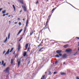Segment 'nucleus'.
<instances>
[{
    "label": "nucleus",
    "instance_id": "nucleus-3",
    "mask_svg": "<svg viewBox=\"0 0 79 79\" xmlns=\"http://www.w3.org/2000/svg\"><path fill=\"white\" fill-rule=\"evenodd\" d=\"M10 69V67H7L6 69H5L4 71V72H6L7 73H9V70Z\"/></svg>",
    "mask_w": 79,
    "mask_h": 79
},
{
    "label": "nucleus",
    "instance_id": "nucleus-50",
    "mask_svg": "<svg viewBox=\"0 0 79 79\" xmlns=\"http://www.w3.org/2000/svg\"><path fill=\"white\" fill-rule=\"evenodd\" d=\"M38 3V1H37V2L36 3V4H37Z\"/></svg>",
    "mask_w": 79,
    "mask_h": 79
},
{
    "label": "nucleus",
    "instance_id": "nucleus-23",
    "mask_svg": "<svg viewBox=\"0 0 79 79\" xmlns=\"http://www.w3.org/2000/svg\"><path fill=\"white\" fill-rule=\"evenodd\" d=\"M59 62V61L57 60L55 62V64H57L58 63V62Z\"/></svg>",
    "mask_w": 79,
    "mask_h": 79
},
{
    "label": "nucleus",
    "instance_id": "nucleus-19",
    "mask_svg": "<svg viewBox=\"0 0 79 79\" xmlns=\"http://www.w3.org/2000/svg\"><path fill=\"white\" fill-rule=\"evenodd\" d=\"M47 28H48L47 27H45V28L44 27V28H43V29L42 30H41L40 31H43V30L44 29H47Z\"/></svg>",
    "mask_w": 79,
    "mask_h": 79
},
{
    "label": "nucleus",
    "instance_id": "nucleus-7",
    "mask_svg": "<svg viewBox=\"0 0 79 79\" xmlns=\"http://www.w3.org/2000/svg\"><path fill=\"white\" fill-rule=\"evenodd\" d=\"M22 31H23V29H21V30H20L19 32H18L17 35H19V34L21 32H22Z\"/></svg>",
    "mask_w": 79,
    "mask_h": 79
},
{
    "label": "nucleus",
    "instance_id": "nucleus-11",
    "mask_svg": "<svg viewBox=\"0 0 79 79\" xmlns=\"http://www.w3.org/2000/svg\"><path fill=\"white\" fill-rule=\"evenodd\" d=\"M12 6L14 10V11H15V10H16V7H15V5H12Z\"/></svg>",
    "mask_w": 79,
    "mask_h": 79
},
{
    "label": "nucleus",
    "instance_id": "nucleus-21",
    "mask_svg": "<svg viewBox=\"0 0 79 79\" xmlns=\"http://www.w3.org/2000/svg\"><path fill=\"white\" fill-rule=\"evenodd\" d=\"M27 47H28V44H26L25 45V48H27Z\"/></svg>",
    "mask_w": 79,
    "mask_h": 79
},
{
    "label": "nucleus",
    "instance_id": "nucleus-49",
    "mask_svg": "<svg viewBox=\"0 0 79 79\" xmlns=\"http://www.w3.org/2000/svg\"><path fill=\"white\" fill-rule=\"evenodd\" d=\"M7 41H6V40H5L4 41V42L5 43V42H6Z\"/></svg>",
    "mask_w": 79,
    "mask_h": 79
},
{
    "label": "nucleus",
    "instance_id": "nucleus-38",
    "mask_svg": "<svg viewBox=\"0 0 79 79\" xmlns=\"http://www.w3.org/2000/svg\"><path fill=\"white\" fill-rule=\"evenodd\" d=\"M72 7H73V8H75V9H77V10H79V9H77L76 8H75V7H74V6H72Z\"/></svg>",
    "mask_w": 79,
    "mask_h": 79
},
{
    "label": "nucleus",
    "instance_id": "nucleus-27",
    "mask_svg": "<svg viewBox=\"0 0 79 79\" xmlns=\"http://www.w3.org/2000/svg\"><path fill=\"white\" fill-rule=\"evenodd\" d=\"M20 61H19L18 62V66H19V65L20 64Z\"/></svg>",
    "mask_w": 79,
    "mask_h": 79
},
{
    "label": "nucleus",
    "instance_id": "nucleus-32",
    "mask_svg": "<svg viewBox=\"0 0 79 79\" xmlns=\"http://www.w3.org/2000/svg\"><path fill=\"white\" fill-rule=\"evenodd\" d=\"M3 66H5V65H6V63H4V64H3Z\"/></svg>",
    "mask_w": 79,
    "mask_h": 79
},
{
    "label": "nucleus",
    "instance_id": "nucleus-13",
    "mask_svg": "<svg viewBox=\"0 0 79 79\" xmlns=\"http://www.w3.org/2000/svg\"><path fill=\"white\" fill-rule=\"evenodd\" d=\"M68 47V44H66L64 46V48H67Z\"/></svg>",
    "mask_w": 79,
    "mask_h": 79
},
{
    "label": "nucleus",
    "instance_id": "nucleus-36",
    "mask_svg": "<svg viewBox=\"0 0 79 79\" xmlns=\"http://www.w3.org/2000/svg\"><path fill=\"white\" fill-rule=\"evenodd\" d=\"M13 49H14L13 48H12L10 50V51H11L12 52V51H13Z\"/></svg>",
    "mask_w": 79,
    "mask_h": 79
},
{
    "label": "nucleus",
    "instance_id": "nucleus-25",
    "mask_svg": "<svg viewBox=\"0 0 79 79\" xmlns=\"http://www.w3.org/2000/svg\"><path fill=\"white\" fill-rule=\"evenodd\" d=\"M48 75H52V73H51V72H50V71L49 72Z\"/></svg>",
    "mask_w": 79,
    "mask_h": 79
},
{
    "label": "nucleus",
    "instance_id": "nucleus-17",
    "mask_svg": "<svg viewBox=\"0 0 79 79\" xmlns=\"http://www.w3.org/2000/svg\"><path fill=\"white\" fill-rule=\"evenodd\" d=\"M6 13V10H5L4 11H2V13L4 14V13Z\"/></svg>",
    "mask_w": 79,
    "mask_h": 79
},
{
    "label": "nucleus",
    "instance_id": "nucleus-8",
    "mask_svg": "<svg viewBox=\"0 0 79 79\" xmlns=\"http://www.w3.org/2000/svg\"><path fill=\"white\" fill-rule=\"evenodd\" d=\"M19 2L22 4H23V5L24 4V2H23V0H20Z\"/></svg>",
    "mask_w": 79,
    "mask_h": 79
},
{
    "label": "nucleus",
    "instance_id": "nucleus-4",
    "mask_svg": "<svg viewBox=\"0 0 79 79\" xmlns=\"http://www.w3.org/2000/svg\"><path fill=\"white\" fill-rule=\"evenodd\" d=\"M22 8L23 9V10L25 12H26L27 11V9H26V6H22Z\"/></svg>",
    "mask_w": 79,
    "mask_h": 79
},
{
    "label": "nucleus",
    "instance_id": "nucleus-5",
    "mask_svg": "<svg viewBox=\"0 0 79 79\" xmlns=\"http://www.w3.org/2000/svg\"><path fill=\"white\" fill-rule=\"evenodd\" d=\"M65 52L68 53L69 52H72V50L70 49H66L65 51Z\"/></svg>",
    "mask_w": 79,
    "mask_h": 79
},
{
    "label": "nucleus",
    "instance_id": "nucleus-30",
    "mask_svg": "<svg viewBox=\"0 0 79 79\" xmlns=\"http://www.w3.org/2000/svg\"><path fill=\"white\" fill-rule=\"evenodd\" d=\"M40 45H41V44H40L39 45H38V48H39L40 47Z\"/></svg>",
    "mask_w": 79,
    "mask_h": 79
},
{
    "label": "nucleus",
    "instance_id": "nucleus-6",
    "mask_svg": "<svg viewBox=\"0 0 79 79\" xmlns=\"http://www.w3.org/2000/svg\"><path fill=\"white\" fill-rule=\"evenodd\" d=\"M62 58H67V56L66 54H64L62 55Z\"/></svg>",
    "mask_w": 79,
    "mask_h": 79
},
{
    "label": "nucleus",
    "instance_id": "nucleus-62",
    "mask_svg": "<svg viewBox=\"0 0 79 79\" xmlns=\"http://www.w3.org/2000/svg\"><path fill=\"white\" fill-rule=\"evenodd\" d=\"M43 48H41V50H42V49H43Z\"/></svg>",
    "mask_w": 79,
    "mask_h": 79
},
{
    "label": "nucleus",
    "instance_id": "nucleus-1",
    "mask_svg": "<svg viewBox=\"0 0 79 79\" xmlns=\"http://www.w3.org/2000/svg\"><path fill=\"white\" fill-rule=\"evenodd\" d=\"M61 52H62V51L61 50H58L56 51V53H58L59 55L60 56H62V54H60V53H61Z\"/></svg>",
    "mask_w": 79,
    "mask_h": 79
},
{
    "label": "nucleus",
    "instance_id": "nucleus-64",
    "mask_svg": "<svg viewBox=\"0 0 79 79\" xmlns=\"http://www.w3.org/2000/svg\"><path fill=\"white\" fill-rule=\"evenodd\" d=\"M17 56V55H16L15 56V58H16V56Z\"/></svg>",
    "mask_w": 79,
    "mask_h": 79
},
{
    "label": "nucleus",
    "instance_id": "nucleus-51",
    "mask_svg": "<svg viewBox=\"0 0 79 79\" xmlns=\"http://www.w3.org/2000/svg\"><path fill=\"white\" fill-rule=\"evenodd\" d=\"M40 44H41H41H43V42H41Z\"/></svg>",
    "mask_w": 79,
    "mask_h": 79
},
{
    "label": "nucleus",
    "instance_id": "nucleus-22",
    "mask_svg": "<svg viewBox=\"0 0 79 79\" xmlns=\"http://www.w3.org/2000/svg\"><path fill=\"white\" fill-rule=\"evenodd\" d=\"M45 75H44L41 78V79H44L45 78Z\"/></svg>",
    "mask_w": 79,
    "mask_h": 79
},
{
    "label": "nucleus",
    "instance_id": "nucleus-14",
    "mask_svg": "<svg viewBox=\"0 0 79 79\" xmlns=\"http://www.w3.org/2000/svg\"><path fill=\"white\" fill-rule=\"evenodd\" d=\"M9 53H10L9 52H8V51H7L5 55V56H6V55H8L9 54Z\"/></svg>",
    "mask_w": 79,
    "mask_h": 79
},
{
    "label": "nucleus",
    "instance_id": "nucleus-15",
    "mask_svg": "<svg viewBox=\"0 0 79 79\" xmlns=\"http://www.w3.org/2000/svg\"><path fill=\"white\" fill-rule=\"evenodd\" d=\"M11 64H13V59H11Z\"/></svg>",
    "mask_w": 79,
    "mask_h": 79
},
{
    "label": "nucleus",
    "instance_id": "nucleus-24",
    "mask_svg": "<svg viewBox=\"0 0 79 79\" xmlns=\"http://www.w3.org/2000/svg\"><path fill=\"white\" fill-rule=\"evenodd\" d=\"M27 53L26 52H25L24 53V54L23 55L24 56H26V55Z\"/></svg>",
    "mask_w": 79,
    "mask_h": 79
},
{
    "label": "nucleus",
    "instance_id": "nucleus-16",
    "mask_svg": "<svg viewBox=\"0 0 79 79\" xmlns=\"http://www.w3.org/2000/svg\"><path fill=\"white\" fill-rule=\"evenodd\" d=\"M55 57H56V58H60V56H58V55H56L55 56Z\"/></svg>",
    "mask_w": 79,
    "mask_h": 79
},
{
    "label": "nucleus",
    "instance_id": "nucleus-59",
    "mask_svg": "<svg viewBox=\"0 0 79 79\" xmlns=\"http://www.w3.org/2000/svg\"><path fill=\"white\" fill-rule=\"evenodd\" d=\"M8 15V14H6V15Z\"/></svg>",
    "mask_w": 79,
    "mask_h": 79
},
{
    "label": "nucleus",
    "instance_id": "nucleus-58",
    "mask_svg": "<svg viewBox=\"0 0 79 79\" xmlns=\"http://www.w3.org/2000/svg\"><path fill=\"white\" fill-rule=\"evenodd\" d=\"M23 21H25V19H23Z\"/></svg>",
    "mask_w": 79,
    "mask_h": 79
},
{
    "label": "nucleus",
    "instance_id": "nucleus-37",
    "mask_svg": "<svg viewBox=\"0 0 79 79\" xmlns=\"http://www.w3.org/2000/svg\"><path fill=\"white\" fill-rule=\"evenodd\" d=\"M26 28H25L24 30V32H26Z\"/></svg>",
    "mask_w": 79,
    "mask_h": 79
},
{
    "label": "nucleus",
    "instance_id": "nucleus-42",
    "mask_svg": "<svg viewBox=\"0 0 79 79\" xmlns=\"http://www.w3.org/2000/svg\"><path fill=\"white\" fill-rule=\"evenodd\" d=\"M56 72H54V74H56Z\"/></svg>",
    "mask_w": 79,
    "mask_h": 79
},
{
    "label": "nucleus",
    "instance_id": "nucleus-61",
    "mask_svg": "<svg viewBox=\"0 0 79 79\" xmlns=\"http://www.w3.org/2000/svg\"><path fill=\"white\" fill-rule=\"evenodd\" d=\"M78 46H79V42H78Z\"/></svg>",
    "mask_w": 79,
    "mask_h": 79
},
{
    "label": "nucleus",
    "instance_id": "nucleus-43",
    "mask_svg": "<svg viewBox=\"0 0 79 79\" xmlns=\"http://www.w3.org/2000/svg\"><path fill=\"white\" fill-rule=\"evenodd\" d=\"M76 39H79V37H76Z\"/></svg>",
    "mask_w": 79,
    "mask_h": 79
},
{
    "label": "nucleus",
    "instance_id": "nucleus-54",
    "mask_svg": "<svg viewBox=\"0 0 79 79\" xmlns=\"http://www.w3.org/2000/svg\"><path fill=\"white\" fill-rule=\"evenodd\" d=\"M21 12H22V10H21L20 11V13H21Z\"/></svg>",
    "mask_w": 79,
    "mask_h": 79
},
{
    "label": "nucleus",
    "instance_id": "nucleus-44",
    "mask_svg": "<svg viewBox=\"0 0 79 79\" xmlns=\"http://www.w3.org/2000/svg\"><path fill=\"white\" fill-rule=\"evenodd\" d=\"M3 10L2 8L0 9V11H1V10Z\"/></svg>",
    "mask_w": 79,
    "mask_h": 79
},
{
    "label": "nucleus",
    "instance_id": "nucleus-40",
    "mask_svg": "<svg viewBox=\"0 0 79 79\" xmlns=\"http://www.w3.org/2000/svg\"><path fill=\"white\" fill-rule=\"evenodd\" d=\"M41 50H42L41 48L38 51V52H40L41 51Z\"/></svg>",
    "mask_w": 79,
    "mask_h": 79
},
{
    "label": "nucleus",
    "instance_id": "nucleus-10",
    "mask_svg": "<svg viewBox=\"0 0 79 79\" xmlns=\"http://www.w3.org/2000/svg\"><path fill=\"white\" fill-rule=\"evenodd\" d=\"M20 49H21V47H20V45L19 44L18 48V51H19L20 50Z\"/></svg>",
    "mask_w": 79,
    "mask_h": 79
},
{
    "label": "nucleus",
    "instance_id": "nucleus-34",
    "mask_svg": "<svg viewBox=\"0 0 79 79\" xmlns=\"http://www.w3.org/2000/svg\"><path fill=\"white\" fill-rule=\"evenodd\" d=\"M19 25H20V26H21V22H19Z\"/></svg>",
    "mask_w": 79,
    "mask_h": 79
},
{
    "label": "nucleus",
    "instance_id": "nucleus-41",
    "mask_svg": "<svg viewBox=\"0 0 79 79\" xmlns=\"http://www.w3.org/2000/svg\"><path fill=\"white\" fill-rule=\"evenodd\" d=\"M76 79H79V78L78 77H76Z\"/></svg>",
    "mask_w": 79,
    "mask_h": 79
},
{
    "label": "nucleus",
    "instance_id": "nucleus-47",
    "mask_svg": "<svg viewBox=\"0 0 79 79\" xmlns=\"http://www.w3.org/2000/svg\"><path fill=\"white\" fill-rule=\"evenodd\" d=\"M7 39H8V38L7 37L5 40H6L7 41Z\"/></svg>",
    "mask_w": 79,
    "mask_h": 79
},
{
    "label": "nucleus",
    "instance_id": "nucleus-48",
    "mask_svg": "<svg viewBox=\"0 0 79 79\" xmlns=\"http://www.w3.org/2000/svg\"><path fill=\"white\" fill-rule=\"evenodd\" d=\"M7 39H8V38L7 37L5 40H6L7 41Z\"/></svg>",
    "mask_w": 79,
    "mask_h": 79
},
{
    "label": "nucleus",
    "instance_id": "nucleus-28",
    "mask_svg": "<svg viewBox=\"0 0 79 79\" xmlns=\"http://www.w3.org/2000/svg\"><path fill=\"white\" fill-rule=\"evenodd\" d=\"M40 36V34H39V37L37 38V40H39Z\"/></svg>",
    "mask_w": 79,
    "mask_h": 79
},
{
    "label": "nucleus",
    "instance_id": "nucleus-63",
    "mask_svg": "<svg viewBox=\"0 0 79 79\" xmlns=\"http://www.w3.org/2000/svg\"><path fill=\"white\" fill-rule=\"evenodd\" d=\"M10 16H11V15H10L8 16V17H10Z\"/></svg>",
    "mask_w": 79,
    "mask_h": 79
},
{
    "label": "nucleus",
    "instance_id": "nucleus-35",
    "mask_svg": "<svg viewBox=\"0 0 79 79\" xmlns=\"http://www.w3.org/2000/svg\"><path fill=\"white\" fill-rule=\"evenodd\" d=\"M76 54H77V52H76L75 54H74L73 55H74V56H76Z\"/></svg>",
    "mask_w": 79,
    "mask_h": 79
},
{
    "label": "nucleus",
    "instance_id": "nucleus-57",
    "mask_svg": "<svg viewBox=\"0 0 79 79\" xmlns=\"http://www.w3.org/2000/svg\"><path fill=\"white\" fill-rule=\"evenodd\" d=\"M15 51L14 53H13V54H15Z\"/></svg>",
    "mask_w": 79,
    "mask_h": 79
},
{
    "label": "nucleus",
    "instance_id": "nucleus-56",
    "mask_svg": "<svg viewBox=\"0 0 79 79\" xmlns=\"http://www.w3.org/2000/svg\"><path fill=\"white\" fill-rule=\"evenodd\" d=\"M21 39H20L19 40V41H21Z\"/></svg>",
    "mask_w": 79,
    "mask_h": 79
},
{
    "label": "nucleus",
    "instance_id": "nucleus-45",
    "mask_svg": "<svg viewBox=\"0 0 79 79\" xmlns=\"http://www.w3.org/2000/svg\"><path fill=\"white\" fill-rule=\"evenodd\" d=\"M5 52H6L5 51H3V54H4V53H5Z\"/></svg>",
    "mask_w": 79,
    "mask_h": 79
},
{
    "label": "nucleus",
    "instance_id": "nucleus-2",
    "mask_svg": "<svg viewBox=\"0 0 79 79\" xmlns=\"http://www.w3.org/2000/svg\"><path fill=\"white\" fill-rule=\"evenodd\" d=\"M51 17V16H50V15H49L48 17V19L47 20V22L46 23V25L45 26V27H48V21H49V20H48V19H49H49L50 18V17Z\"/></svg>",
    "mask_w": 79,
    "mask_h": 79
},
{
    "label": "nucleus",
    "instance_id": "nucleus-55",
    "mask_svg": "<svg viewBox=\"0 0 79 79\" xmlns=\"http://www.w3.org/2000/svg\"><path fill=\"white\" fill-rule=\"evenodd\" d=\"M17 22H15V24H17Z\"/></svg>",
    "mask_w": 79,
    "mask_h": 79
},
{
    "label": "nucleus",
    "instance_id": "nucleus-12",
    "mask_svg": "<svg viewBox=\"0 0 79 79\" xmlns=\"http://www.w3.org/2000/svg\"><path fill=\"white\" fill-rule=\"evenodd\" d=\"M60 74L61 75H64L66 74V73H64V72H61Z\"/></svg>",
    "mask_w": 79,
    "mask_h": 79
},
{
    "label": "nucleus",
    "instance_id": "nucleus-29",
    "mask_svg": "<svg viewBox=\"0 0 79 79\" xmlns=\"http://www.w3.org/2000/svg\"><path fill=\"white\" fill-rule=\"evenodd\" d=\"M30 60L28 61V62L27 63V65L29 64V63H30Z\"/></svg>",
    "mask_w": 79,
    "mask_h": 79
},
{
    "label": "nucleus",
    "instance_id": "nucleus-46",
    "mask_svg": "<svg viewBox=\"0 0 79 79\" xmlns=\"http://www.w3.org/2000/svg\"><path fill=\"white\" fill-rule=\"evenodd\" d=\"M6 15L5 14H4L3 15H2L3 16H5Z\"/></svg>",
    "mask_w": 79,
    "mask_h": 79
},
{
    "label": "nucleus",
    "instance_id": "nucleus-39",
    "mask_svg": "<svg viewBox=\"0 0 79 79\" xmlns=\"http://www.w3.org/2000/svg\"><path fill=\"white\" fill-rule=\"evenodd\" d=\"M30 48H28V49H27V52H29V50Z\"/></svg>",
    "mask_w": 79,
    "mask_h": 79
},
{
    "label": "nucleus",
    "instance_id": "nucleus-31",
    "mask_svg": "<svg viewBox=\"0 0 79 79\" xmlns=\"http://www.w3.org/2000/svg\"><path fill=\"white\" fill-rule=\"evenodd\" d=\"M4 63V61L2 60V65H3V64Z\"/></svg>",
    "mask_w": 79,
    "mask_h": 79
},
{
    "label": "nucleus",
    "instance_id": "nucleus-52",
    "mask_svg": "<svg viewBox=\"0 0 79 79\" xmlns=\"http://www.w3.org/2000/svg\"><path fill=\"white\" fill-rule=\"evenodd\" d=\"M7 52H10V49H8V51H7Z\"/></svg>",
    "mask_w": 79,
    "mask_h": 79
},
{
    "label": "nucleus",
    "instance_id": "nucleus-53",
    "mask_svg": "<svg viewBox=\"0 0 79 79\" xmlns=\"http://www.w3.org/2000/svg\"><path fill=\"white\" fill-rule=\"evenodd\" d=\"M18 20H20V19H19V18H18Z\"/></svg>",
    "mask_w": 79,
    "mask_h": 79
},
{
    "label": "nucleus",
    "instance_id": "nucleus-33",
    "mask_svg": "<svg viewBox=\"0 0 79 79\" xmlns=\"http://www.w3.org/2000/svg\"><path fill=\"white\" fill-rule=\"evenodd\" d=\"M68 3V4H69V5H70L72 6H73L72 5H71V4H70V3Z\"/></svg>",
    "mask_w": 79,
    "mask_h": 79
},
{
    "label": "nucleus",
    "instance_id": "nucleus-20",
    "mask_svg": "<svg viewBox=\"0 0 79 79\" xmlns=\"http://www.w3.org/2000/svg\"><path fill=\"white\" fill-rule=\"evenodd\" d=\"M10 34L9 33L8 34V39H10Z\"/></svg>",
    "mask_w": 79,
    "mask_h": 79
},
{
    "label": "nucleus",
    "instance_id": "nucleus-26",
    "mask_svg": "<svg viewBox=\"0 0 79 79\" xmlns=\"http://www.w3.org/2000/svg\"><path fill=\"white\" fill-rule=\"evenodd\" d=\"M33 33H34V32H32H32H31L30 33V35H32V34H33Z\"/></svg>",
    "mask_w": 79,
    "mask_h": 79
},
{
    "label": "nucleus",
    "instance_id": "nucleus-9",
    "mask_svg": "<svg viewBox=\"0 0 79 79\" xmlns=\"http://www.w3.org/2000/svg\"><path fill=\"white\" fill-rule=\"evenodd\" d=\"M28 23H29V20H27L26 23V27H27V25L28 24Z\"/></svg>",
    "mask_w": 79,
    "mask_h": 79
},
{
    "label": "nucleus",
    "instance_id": "nucleus-60",
    "mask_svg": "<svg viewBox=\"0 0 79 79\" xmlns=\"http://www.w3.org/2000/svg\"><path fill=\"white\" fill-rule=\"evenodd\" d=\"M11 52H12V51L10 50V51L9 53H11Z\"/></svg>",
    "mask_w": 79,
    "mask_h": 79
},
{
    "label": "nucleus",
    "instance_id": "nucleus-18",
    "mask_svg": "<svg viewBox=\"0 0 79 79\" xmlns=\"http://www.w3.org/2000/svg\"><path fill=\"white\" fill-rule=\"evenodd\" d=\"M56 7H55L52 10V11H55V10H56Z\"/></svg>",
    "mask_w": 79,
    "mask_h": 79
}]
</instances>
